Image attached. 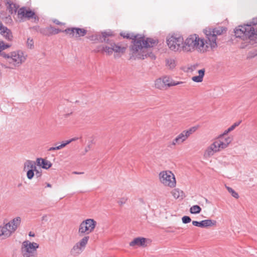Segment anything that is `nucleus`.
I'll list each match as a JSON object with an SVG mask.
<instances>
[{
	"label": "nucleus",
	"instance_id": "nucleus-2",
	"mask_svg": "<svg viewBox=\"0 0 257 257\" xmlns=\"http://www.w3.org/2000/svg\"><path fill=\"white\" fill-rule=\"evenodd\" d=\"M120 35L123 38L133 39L135 38L130 50L131 58L144 59L147 56L154 57L153 55L151 53H150L148 48L153 47L157 44L158 41L156 39L152 38L145 39L144 37L137 38L136 36L130 34L121 33Z\"/></svg>",
	"mask_w": 257,
	"mask_h": 257
},
{
	"label": "nucleus",
	"instance_id": "nucleus-6",
	"mask_svg": "<svg viewBox=\"0 0 257 257\" xmlns=\"http://www.w3.org/2000/svg\"><path fill=\"white\" fill-rule=\"evenodd\" d=\"M126 47L115 43H111L108 45L103 46L102 51L107 55H111L113 53L114 58H120L125 52Z\"/></svg>",
	"mask_w": 257,
	"mask_h": 257
},
{
	"label": "nucleus",
	"instance_id": "nucleus-57",
	"mask_svg": "<svg viewBox=\"0 0 257 257\" xmlns=\"http://www.w3.org/2000/svg\"><path fill=\"white\" fill-rule=\"evenodd\" d=\"M47 187L51 188L52 187V185L50 183H47Z\"/></svg>",
	"mask_w": 257,
	"mask_h": 257
},
{
	"label": "nucleus",
	"instance_id": "nucleus-42",
	"mask_svg": "<svg viewBox=\"0 0 257 257\" xmlns=\"http://www.w3.org/2000/svg\"><path fill=\"white\" fill-rule=\"evenodd\" d=\"M61 31V30H60L59 29H53V27H52V29H51L52 34H58Z\"/></svg>",
	"mask_w": 257,
	"mask_h": 257
},
{
	"label": "nucleus",
	"instance_id": "nucleus-10",
	"mask_svg": "<svg viewBox=\"0 0 257 257\" xmlns=\"http://www.w3.org/2000/svg\"><path fill=\"white\" fill-rule=\"evenodd\" d=\"M89 237L84 236L78 242L76 243L71 248L70 253L73 255H78L80 254L85 249L88 243Z\"/></svg>",
	"mask_w": 257,
	"mask_h": 257
},
{
	"label": "nucleus",
	"instance_id": "nucleus-53",
	"mask_svg": "<svg viewBox=\"0 0 257 257\" xmlns=\"http://www.w3.org/2000/svg\"><path fill=\"white\" fill-rule=\"evenodd\" d=\"M240 122H235L234 123L233 125L234 126V127L235 128L236 126H237L238 125H239V124H240Z\"/></svg>",
	"mask_w": 257,
	"mask_h": 257
},
{
	"label": "nucleus",
	"instance_id": "nucleus-8",
	"mask_svg": "<svg viewBox=\"0 0 257 257\" xmlns=\"http://www.w3.org/2000/svg\"><path fill=\"white\" fill-rule=\"evenodd\" d=\"M159 179L161 184L166 187L174 188L176 185V181L174 174L169 170L160 172Z\"/></svg>",
	"mask_w": 257,
	"mask_h": 257
},
{
	"label": "nucleus",
	"instance_id": "nucleus-43",
	"mask_svg": "<svg viewBox=\"0 0 257 257\" xmlns=\"http://www.w3.org/2000/svg\"><path fill=\"white\" fill-rule=\"evenodd\" d=\"M212 146L215 149V150L217 152H219V150L218 149L217 146L216 145V143L215 142V141H214V142L211 144Z\"/></svg>",
	"mask_w": 257,
	"mask_h": 257
},
{
	"label": "nucleus",
	"instance_id": "nucleus-24",
	"mask_svg": "<svg viewBox=\"0 0 257 257\" xmlns=\"http://www.w3.org/2000/svg\"><path fill=\"white\" fill-rule=\"evenodd\" d=\"M217 152L215 150V149L210 145L207 149L205 150L204 153V156L205 158H209L212 156L215 153Z\"/></svg>",
	"mask_w": 257,
	"mask_h": 257
},
{
	"label": "nucleus",
	"instance_id": "nucleus-52",
	"mask_svg": "<svg viewBox=\"0 0 257 257\" xmlns=\"http://www.w3.org/2000/svg\"><path fill=\"white\" fill-rule=\"evenodd\" d=\"M73 174H77V175H80V174H84V172H76V171H74V172H73L72 173Z\"/></svg>",
	"mask_w": 257,
	"mask_h": 257
},
{
	"label": "nucleus",
	"instance_id": "nucleus-18",
	"mask_svg": "<svg viewBox=\"0 0 257 257\" xmlns=\"http://www.w3.org/2000/svg\"><path fill=\"white\" fill-rule=\"evenodd\" d=\"M36 163L38 166L45 169H49L52 165L50 161L42 158L37 159Z\"/></svg>",
	"mask_w": 257,
	"mask_h": 257
},
{
	"label": "nucleus",
	"instance_id": "nucleus-31",
	"mask_svg": "<svg viewBox=\"0 0 257 257\" xmlns=\"http://www.w3.org/2000/svg\"><path fill=\"white\" fill-rule=\"evenodd\" d=\"M51 29H52V27H48L44 29H41L40 30V32L41 34L45 36H49L52 35Z\"/></svg>",
	"mask_w": 257,
	"mask_h": 257
},
{
	"label": "nucleus",
	"instance_id": "nucleus-9",
	"mask_svg": "<svg viewBox=\"0 0 257 257\" xmlns=\"http://www.w3.org/2000/svg\"><path fill=\"white\" fill-rule=\"evenodd\" d=\"M96 225V222L93 219L90 218L83 220L79 226V235L83 236L91 233L93 231Z\"/></svg>",
	"mask_w": 257,
	"mask_h": 257
},
{
	"label": "nucleus",
	"instance_id": "nucleus-41",
	"mask_svg": "<svg viewBox=\"0 0 257 257\" xmlns=\"http://www.w3.org/2000/svg\"><path fill=\"white\" fill-rule=\"evenodd\" d=\"M91 149V144H88L84 149V152L82 153V155H84L87 152H88Z\"/></svg>",
	"mask_w": 257,
	"mask_h": 257
},
{
	"label": "nucleus",
	"instance_id": "nucleus-5",
	"mask_svg": "<svg viewBox=\"0 0 257 257\" xmlns=\"http://www.w3.org/2000/svg\"><path fill=\"white\" fill-rule=\"evenodd\" d=\"M39 245L35 242L25 240L23 242L21 248L23 257H38L37 249Z\"/></svg>",
	"mask_w": 257,
	"mask_h": 257
},
{
	"label": "nucleus",
	"instance_id": "nucleus-13",
	"mask_svg": "<svg viewBox=\"0 0 257 257\" xmlns=\"http://www.w3.org/2000/svg\"><path fill=\"white\" fill-rule=\"evenodd\" d=\"M34 16L35 13L34 12L25 7L20 8L18 11V19L20 21L26 19L29 20L33 18Z\"/></svg>",
	"mask_w": 257,
	"mask_h": 257
},
{
	"label": "nucleus",
	"instance_id": "nucleus-3",
	"mask_svg": "<svg viewBox=\"0 0 257 257\" xmlns=\"http://www.w3.org/2000/svg\"><path fill=\"white\" fill-rule=\"evenodd\" d=\"M256 25H257V17L253 18L250 24L239 26L236 28L234 30L235 36L244 40H249L257 43V29H255L252 27Z\"/></svg>",
	"mask_w": 257,
	"mask_h": 257
},
{
	"label": "nucleus",
	"instance_id": "nucleus-37",
	"mask_svg": "<svg viewBox=\"0 0 257 257\" xmlns=\"http://www.w3.org/2000/svg\"><path fill=\"white\" fill-rule=\"evenodd\" d=\"M215 142L216 143V145L217 146V147H218V149L219 150V151H221V150H224V149L223 148L221 144V143H220V141L218 140V138L217 139H216L215 140Z\"/></svg>",
	"mask_w": 257,
	"mask_h": 257
},
{
	"label": "nucleus",
	"instance_id": "nucleus-48",
	"mask_svg": "<svg viewBox=\"0 0 257 257\" xmlns=\"http://www.w3.org/2000/svg\"><path fill=\"white\" fill-rule=\"evenodd\" d=\"M55 147L56 150H60V149L63 148V147L61 144L58 146Z\"/></svg>",
	"mask_w": 257,
	"mask_h": 257
},
{
	"label": "nucleus",
	"instance_id": "nucleus-29",
	"mask_svg": "<svg viewBox=\"0 0 257 257\" xmlns=\"http://www.w3.org/2000/svg\"><path fill=\"white\" fill-rule=\"evenodd\" d=\"M201 211V208L197 205H195L191 207L190 212L192 214H198Z\"/></svg>",
	"mask_w": 257,
	"mask_h": 257
},
{
	"label": "nucleus",
	"instance_id": "nucleus-11",
	"mask_svg": "<svg viewBox=\"0 0 257 257\" xmlns=\"http://www.w3.org/2000/svg\"><path fill=\"white\" fill-rule=\"evenodd\" d=\"M23 170L27 171V177L29 180L34 176V170H36V164L34 161L27 160L24 164Z\"/></svg>",
	"mask_w": 257,
	"mask_h": 257
},
{
	"label": "nucleus",
	"instance_id": "nucleus-23",
	"mask_svg": "<svg viewBox=\"0 0 257 257\" xmlns=\"http://www.w3.org/2000/svg\"><path fill=\"white\" fill-rule=\"evenodd\" d=\"M7 4L8 5L7 9L9 13L11 14H16L18 9V6L12 2L10 0L7 2Z\"/></svg>",
	"mask_w": 257,
	"mask_h": 257
},
{
	"label": "nucleus",
	"instance_id": "nucleus-1",
	"mask_svg": "<svg viewBox=\"0 0 257 257\" xmlns=\"http://www.w3.org/2000/svg\"><path fill=\"white\" fill-rule=\"evenodd\" d=\"M224 30L222 28H206L203 30L206 40L195 34L189 35L185 40L184 52L204 53L214 50L217 47V36L220 35Z\"/></svg>",
	"mask_w": 257,
	"mask_h": 257
},
{
	"label": "nucleus",
	"instance_id": "nucleus-20",
	"mask_svg": "<svg viewBox=\"0 0 257 257\" xmlns=\"http://www.w3.org/2000/svg\"><path fill=\"white\" fill-rule=\"evenodd\" d=\"M165 65L168 69L173 70L177 65V61L173 57L167 58L165 59Z\"/></svg>",
	"mask_w": 257,
	"mask_h": 257
},
{
	"label": "nucleus",
	"instance_id": "nucleus-15",
	"mask_svg": "<svg viewBox=\"0 0 257 257\" xmlns=\"http://www.w3.org/2000/svg\"><path fill=\"white\" fill-rule=\"evenodd\" d=\"M13 233L7 223L0 226V237H3V239L9 237Z\"/></svg>",
	"mask_w": 257,
	"mask_h": 257
},
{
	"label": "nucleus",
	"instance_id": "nucleus-26",
	"mask_svg": "<svg viewBox=\"0 0 257 257\" xmlns=\"http://www.w3.org/2000/svg\"><path fill=\"white\" fill-rule=\"evenodd\" d=\"M202 227H207L216 225V221L211 219H206L202 220Z\"/></svg>",
	"mask_w": 257,
	"mask_h": 257
},
{
	"label": "nucleus",
	"instance_id": "nucleus-49",
	"mask_svg": "<svg viewBox=\"0 0 257 257\" xmlns=\"http://www.w3.org/2000/svg\"><path fill=\"white\" fill-rule=\"evenodd\" d=\"M235 128L234 126L232 125L229 128H228V131H229L230 132L232 131Z\"/></svg>",
	"mask_w": 257,
	"mask_h": 257
},
{
	"label": "nucleus",
	"instance_id": "nucleus-56",
	"mask_svg": "<svg viewBox=\"0 0 257 257\" xmlns=\"http://www.w3.org/2000/svg\"><path fill=\"white\" fill-rule=\"evenodd\" d=\"M29 235V236H33V237L35 236L34 233H32V232H30Z\"/></svg>",
	"mask_w": 257,
	"mask_h": 257
},
{
	"label": "nucleus",
	"instance_id": "nucleus-7",
	"mask_svg": "<svg viewBox=\"0 0 257 257\" xmlns=\"http://www.w3.org/2000/svg\"><path fill=\"white\" fill-rule=\"evenodd\" d=\"M167 43L169 49L175 52H184L185 40L179 35H174L167 38Z\"/></svg>",
	"mask_w": 257,
	"mask_h": 257
},
{
	"label": "nucleus",
	"instance_id": "nucleus-12",
	"mask_svg": "<svg viewBox=\"0 0 257 257\" xmlns=\"http://www.w3.org/2000/svg\"><path fill=\"white\" fill-rule=\"evenodd\" d=\"M69 35L70 37H79L84 36L87 33V31L84 29L78 28H70L65 29L64 31Z\"/></svg>",
	"mask_w": 257,
	"mask_h": 257
},
{
	"label": "nucleus",
	"instance_id": "nucleus-19",
	"mask_svg": "<svg viewBox=\"0 0 257 257\" xmlns=\"http://www.w3.org/2000/svg\"><path fill=\"white\" fill-rule=\"evenodd\" d=\"M218 139L220 141L221 144L224 149L227 148L232 141L231 137H222V136H219Z\"/></svg>",
	"mask_w": 257,
	"mask_h": 257
},
{
	"label": "nucleus",
	"instance_id": "nucleus-25",
	"mask_svg": "<svg viewBox=\"0 0 257 257\" xmlns=\"http://www.w3.org/2000/svg\"><path fill=\"white\" fill-rule=\"evenodd\" d=\"M172 195L175 199H182L183 197V192L179 189H174L171 192Z\"/></svg>",
	"mask_w": 257,
	"mask_h": 257
},
{
	"label": "nucleus",
	"instance_id": "nucleus-51",
	"mask_svg": "<svg viewBox=\"0 0 257 257\" xmlns=\"http://www.w3.org/2000/svg\"><path fill=\"white\" fill-rule=\"evenodd\" d=\"M53 22L54 23H55L57 25H60L61 23L59 21H58L57 20H53Z\"/></svg>",
	"mask_w": 257,
	"mask_h": 257
},
{
	"label": "nucleus",
	"instance_id": "nucleus-46",
	"mask_svg": "<svg viewBox=\"0 0 257 257\" xmlns=\"http://www.w3.org/2000/svg\"><path fill=\"white\" fill-rule=\"evenodd\" d=\"M230 132L228 131V128L224 131V132L219 136H222V137H224V136L226 135L228 133H229Z\"/></svg>",
	"mask_w": 257,
	"mask_h": 257
},
{
	"label": "nucleus",
	"instance_id": "nucleus-39",
	"mask_svg": "<svg viewBox=\"0 0 257 257\" xmlns=\"http://www.w3.org/2000/svg\"><path fill=\"white\" fill-rule=\"evenodd\" d=\"M102 37L105 38L106 37L110 36L112 35V33L110 32H103L102 33ZM103 41H105V39H104Z\"/></svg>",
	"mask_w": 257,
	"mask_h": 257
},
{
	"label": "nucleus",
	"instance_id": "nucleus-28",
	"mask_svg": "<svg viewBox=\"0 0 257 257\" xmlns=\"http://www.w3.org/2000/svg\"><path fill=\"white\" fill-rule=\"evenodd\" d=\"M176 138L177 139L178 142L179 143L180 145L183 144L187 139V138L186 137V136L185 135L183 132L179 134L176 137Z\"/></svg>",
	"mask_w": 257,
	"mask_h": 257
},
{
	"label": "nucleus",
	"instance_id": "nucleus-55",
	"mask_svg": "<svg viewBox=\"0 0 257 257\" xmlns=\"http://www.w3.org/2000/svg\"><path fill=\"white\" fill-rule=\"evenodd\" d=\"M42 220H46L47 221V215H44L42 217Z\"/></svg>",
	"mask_w": 257,
	"mask_h": 257
},
{
	"label": "nucleus",
	"instance_id": "nucleus-14",
	"mask_svg": "<svg viewBox=\"0 0 257 257\" xmlns=\"http://www.w3.org/2000/svg\"><path fill=\"white\" fill-rule=\"evenodd\" d=\"M21 221V218L19 216H17L14 218L9 222L7 223V224L9 226V228L14 233L20 226Z\"/></svg>",
	"mask_w": 257,
	"mask_h": 257
},
{
	"label": "nucleus",
	"instance_id": "nucleus-47",
	"mask_svg": "<svg viewBox=\"0 0 257 257\" xmlns=\"http://www.w3.org/2000/svg\"><path fill=\"white\" fill-rule=\"evenodd\" d=\"M34 172H36V175L37 177H39L41 176V173L37 169L36 170H34Z\"/></svg>",
	"mask_w": 257,
	"mask_h": 257
},
{
	"label": "nucleus",
	"instance_id": "nucleus-17",
	"mask_svg": "<svg viewBox=\"0 0 257 257\" xmlns=\"http://www.w3.org/2000/svg\"><path fill=\"white\" fill-rule=\"evenodd\" d=\"M0 33L3 37L9 41H12L13 39L12 33L6 27L0 23Z\"/></svg>",
	"mask_w": 257,
	"mask_h": 257
},
{
	"label": "nucleus",
	"instance_id": "nucleus-36",
	"mask_svg": "<svg viewBox=\"0 0 257 257\" xmlns=\"http://www.w3.org/2000/svg\"><path fill=\"white\" fill-rule=\"evenodd\" d=\"M183 223L186 224L191 222V219L189 216H184L182 218Z\"/></svg>",
	"mask_w": 257,
	"mask_h": 257
},
{
	"label": "nucleus",
	"instance_id": "nucleus-34",
	"mask_svg": "<svg viewBox=\"0 0 257 257\" xmlns=\"http://www.w3.org/2000/svg\"><path fill=\"white\" fill-rule=\"evenodd\" d=\"M11 46V45L5 44L4 41H0V53L2 51L4 50L7 48H10Z\"/></svg>",
	"mask_w": 257,
	"mask_h": 257
},
{
	"label": "nucleus",
	"instance_id": "nucleus-44",
	"mask_svg": "<svg viewBox=\"0 0 257 257\" xmlns=\"http://www.w3.org/2000/svg\"><path fill=\"white\" fill-rule=\"evenodd\" d=\"M70 143V140L65 141L63 142L61 145H62L63 147H65L66 145L69 144Z\"/></svg>",
	"mask_w": 257,
	"mask_h": 257
},
{
	"label": "nucleus",
	"instance_id": "nucleus-4",
	"mask_svg": "<svg viewBox=\"0 0 257 257\" xmlns=\"http://www.w3.org/2000/svg\"><path fill=\"white\" fill-rule=\"evenodd\" d=\"M1 55L7 59L10 66L6 68H15L20 67L26 61L28 55L22 50H18L10 52L9 54L3 53Z\"/></svg>",
	"mask_w": 257,
	"mask_h": 257
},
{
	"label": "nucleus",
	"instance_id": "nucleus-21",
	"mask_svg": "<svg viewBox=\"0 0 257 257\" xmlns=\"http://www.w3.org/2000/svg\"><path fill=\"white\" fill-rule=\"evenodd\" d=\"M165 86H176L180 84L183 83L182 81L175 82L173 81L170 77L165 76L163 77Z\"/></svg>",
	"mask_w": 257,
	"mask_h": 257
},
{
	"label": "nucleus",
	"instance_id": "nucleus-45",
	"mask_svg": "<svg viewBox=\"0 0 257 257\" xmlns=\"http://www.w3.org/2000/svg\"><path fill=\"white\" fill-rule=\"evenodd\" d=\"M126 200V199L125 198H121L118 201V203L119 205H122L123 204L125 203Z\"/></svg>",
	"mask_w": 257,
	"mask_h": 257
},
{
	"label": "nucleus",
	"instance_id": "nucleus-32",
	"mask_svg": "<svg viewBox=\"0 0 257 257\" xmlns=\"http://www.w3.org/2000/svg\"><path fill=\"white\" fill-rule=\"evenodd\" d=\"M225 187L227 191H228V192L230 193L231 195L233 197H234L236 199H238L239 198V195L238 193L236 192H235L232 188L227 186H226Z\"/></svg>",
	"mask_w": 257,
	"mask_h": 257
},
{
	"label": "nucleus",
	"instance_id": "nucleus-38",
	"mask_svg": "<svg viewBox=\"0 0 257 257\" xmlns=\"http://www.w3.org/2000/svg\"><path fill=\"white\" fill-rule=\"evenodd\" d=\"M198 66V65H192L188 67L187 68V71L188 72H192L193 71H194L197 67Z\"/></svg>",
	"mask_w": 257,
	"mask_h": 257
},
{
	"label": "nucleus",
	"instance_id": "nucleus-35",
	"mask_svg": "<svg viewBox=\"0 0 257 257\" xmlns=\"http://www.w3.org/2000/svg\"><path fill=\"white\" fill-rule=\"evenodd\" d=\"M176 145H180L179 143L178 142L177 139L175 138L172 142L169 143L168 144V147L170 148H173Z\"/></svg>",
	"mask_w": 257,
	"mask_h": 257
},
{
	"label": "nucleus",
	"instance_id": "nucleus-33",
	"mask_svg": "<svg viewBox=\"0 0 257 257\" xmlns=\"http://www.w3.org/2000/svg\"><path fill=\"white\" fill-rule=\"evenodd\" d=\"M26 46L27 47L30 49H33L34 48V41L32 38L29 37L27 39Z\"/></svg>",
	"mask_w": 257,
	"mask_h": 257
},
{
	"label": "nucleus",
	"instance_id": "nucleus-30",
	"mask_svg": "<svg viewBox=\"0 0 257 257\" xmlns=\"http://www.w3.org/2000/svg\"><path fill=\"white\" fill-rule=\"evenodd\" d=\"M196 130L197 128L196 127H192L187 130L183 131V132L188 139Z\"/></svg>",
	"mask_w": 257,
	"mask_h": 257
},
{
	"label": "nucleus",
	"instance_id": "nucleus-16",
	"mask_svg": "<svg viewBox=\"0 0 257 257\" xmlns=\"http://www.w3.org/2000/svg\"><path fill=\"white\" fill-rule=\"evenodd\" d=\"M148 239L144 237H137L133 240L130 242V246L133 247L136 246H147L146 242Z\"/></svg>",
	"mask_w": 257,
	"mask_h": 257
},
{
	"label": "nucleus",
	"instance_id": "nucleus-27",
	"mask_svg": "<svg viewBox=\"0 0 257 257\" xmlns=\"http://www.w3.org/2000/svg\"><path fill=\"white\" fill-rule=\"evenodd\" d=\"M155 85L157 88H158L160 89H163L164 88V87L165 86V84H164L163 78H160L157 79L155 82Z\"/></svg>",
	"mask_w": 257,
	"mask_h": 257
},
{
	"label": "nucleus",
	"instance_id": "nucleus-40",
	"mask_svg": "<svg viewBox=\"0 0 257 257\" xmlns=\"http://www.w3.org/2000/svg\"><path fill=\"white\" fill-rule=\"evenodd\" d=\"M192 224L195 226H198L200 227H202V223L201 221H193Z\"/></svg>",
	"mask_w": 257,
	"mask_h": 257
},
{
	"label": "nucleus",
	"instance_id": "nucleus-22",
	"mask_svg": "<svg viewBox=\"0 0 257 257\" xmlns=\"http://www.w3.org/2000/svg\"><path fill=\"white\" fill-rule=\"evenodd\" d=\"M198 75L193 76L192 80L195 82H201L205 74V69H202L198 71Z\"/></svg>",
	"mask_w": 257,
	"mask_h": 257
},
{
	"label": "nucleus",
	"instance_id": "nucleus-50",
	"mask_svg": "<svg viewBox=\"0 0 257 257\" xmlns=\"http://www.w3.org/2000/svg\"><path fill=\"white\" fill-rule=\"evenodd\" d=\"M78 139V138H77V137H75V138H72V139H70V143L75 141H77Z\"/></svg>",
	"mask_w": 257,
	"mask_h": 257
},
{
	"label": "nucleus",
	"instance_id": "nucleus-54",
	"mask_svg": "<svg viewBox=\"0 0 257 257\" xmlns=\"http://www.w3.org/2000/svg\"><path fill=\"white\" fill-rule=\"evenodd\" d=\"M55 147H51L49 149H48V151H55Z\"/></svg>",
	"mask_w": 257,
	"mask_h": 257
}]
</instances>
